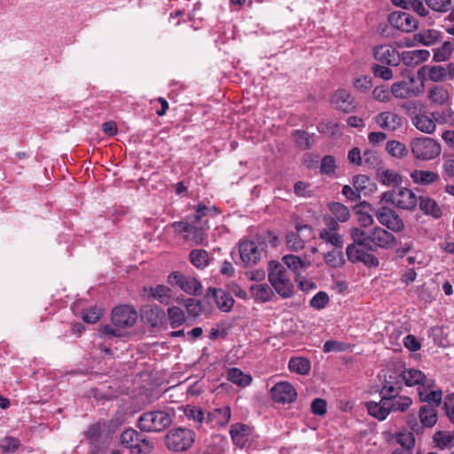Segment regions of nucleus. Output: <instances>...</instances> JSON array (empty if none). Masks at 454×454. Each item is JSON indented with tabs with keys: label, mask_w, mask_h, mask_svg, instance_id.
<instances>
[{
	"label": "nucleus",
	"mask_w": 454,
	"mask_h": 454,
	"mask_svg": "<svg viewBox=\"0 0 454 454\" xmlns=\"http://www.w3.org/2000/svg\"><path fill=\"white\" fill-rule=\"evenodd\" d=\"M414 38L420 43L430 46L441 40V33L435 29H427L414 35Z\"/></svg>",
	"instance_id": "38"
},
{
	"label": "nucleus",
	"mask_w": 454,
	"mask_h": 454,
	"mask_svg": "<svg viewBox=\"0 0 454 454\" xmlns=\"http://www.w3.org/2000/svg\"><path fill=\"white\" fill-rule=\"evenodd\" d=\"M187 234L184 236V239L195 245H203L206 243V231L209 229L207 220L201 219L200 223H193Z\"/></svg>",
	"instance_id": "23"
},
{
	"label": "nucleus",
	"mask_w": 454,
	"mask_h": 454,
	"mask_svg": "<svg viewBox=\"0 0 454 454\" xmlns=\"http://www.w3.org/2000/svg\"><path fill=\"white\" fill-rule=\"evenodd\" d=\"M227 379L239 387L248 386L252 381L250 375L245 374L241 370L235 367L229 369Z\"/></svg>",
	"instance_id": "39"
},
{
	"label": "nucleus",
	"mask_w": 454,
	"mask_h": 454,
	"mask_svg": "<svg viewBox=\"0 0 454 454\" xmlns=\"http://www.w3.org/2000/svg\"><path fill=\"white\" fill-rule=\"evenodd\" d=\"M172 423V415L162 410L145 411L137 419V427L142 432L159 433Z\"/></svg>",
	"instance_id": "6"
},
{
	"label": "nucleus",
	"mask_w": 454,
	"mask_h": 454,
	"mask_svg": "<svg viewBox=\"0 0 454 454\" xmlns=\"http://www.w3.org/2000/svg\"><path fill=\"white\" fill-rule=\"evenodd\" d=\"M386 150L391 156L398 159L405 157L408 153L405 145L396 140L388 141Z\"/></svg>",
	"instance_id": "44"
},
{
	"label": "nucleus",
	"mask_w": 454,
	"mask_h": 454,
	"mask_svg": "<svg viewBox=\"0 0 454 454\" xmlns=\"http://www.w3.org/2000/svg\"><path fill=\"white\" fill-rule=\"evenodd\" d=\"M374 215L380 224L394 232H400L404 229V223L398 214L387 207L376 209Z\"/></svg>",
	"instance_id": "12"
},
{
	"label": "nucleus",
	"mask_w": 454,
	"mask_h": 454,
	"mask_svg": "<svg viewBox=\"0 0 454 454\" xmlns=\"http://www.w3.org/2000/svg\"><path fill=\"white\" fill-rule=\"evenodd\" d=\"M412 155L420 160H430L438 157L441 153L440 144L427 137L414 138L411 142Z\"/></svg>",
	"instance_id": "9"
},
{
	"label": "nucleus",
	"mask_w": 454,
	"mask_h": 454,
	"mask_svg": "<svg viewBox=\"0 0 454 454\" xmlns=\"http://www.w3.org/2000/svg\"><path fill=\"white\" fill-rule=\"evenodd\" d=\"M389 23L398 30L410 33L418 28V20L404 12H393L388 16Z\"/></svg>",
	"instance_id": "17"
},
{
	"label": "nucleus",
	"mask_w": 454,
	"mask_h": 454,
	"mask_svg": "<svg viewBox=\"0 0 454 454\" xmlns=\"http://www.w3.org/2000/svg\"><path fill=\"white\" fill-rule=\"evenodd\" d=\"M296 232H288L286 236V246L290 250L300 251L305 246L306 239H309L313 235V229L308 224L297 223Z\"/></svg>",
	"instance_id": "13"
},
{
	"label": "nucleus",
	"mask_w": 454,
	"mask_h": 454,
	"mask_svg": "<svg viewBox=\"0 0 454 454\" xmlns=\"http://www.w3.org/2000/svg\"><path fill=\"white\" fill-rule=\"evenodd\" d=\"M376 123L383 129L395 131L402 126V118L399 114L387 111L375 116Z\"/></svg>",
	"instance_id": "22"
},
{
	"label": "nucleus",
	"mask_w": 454,
	"mask_h": 454,
	"mask_svg": "<svg viewBox=\"0 0 454 454\" xmlns=\"http://www.w3.org/2000/svg\"><path fill=\"white\" fill-rule=\"evenodd\" d=\"M446 71L443 66L425 65L418 70V76L424 80L440 82L446 80Z\"/></svg>",
	"instance_id": "24"
},
{
	"label": "nucleus",
	"mask_w": 454,
	"mask_h": 454,
	"mask_svg": "<svg viewBox=\"0 0 454 454\" xmlns=\"http://www.w3.org/2000/svg\"><path fill=\"white\" fill-rule=\"evenodd\" d=\"M195 434L191 429L177 427L169 430L164 437L166 447L175 452L187 450L194 442Z\"/></svg>",
	"instance_id": "8"
},
{
	"label": "nucleus",
	"mask_w": 454,
	"mask_h": 454,
	"mask_svg": "<svg viewBox=\"0 0 454 454\" xmlns=\"http://www.w3.org/2000/svg\"><path fill=\"white\" fill-rule=\"evenodd\" d=\"M413 125L424 133H433L435 129L434 121L424 114H416L412 119Z\"/></svg>",
	"instance_id": "37"
},
{
	"label": "nucleus",
	"mask_w": 454,
	"mask_h": 454,
	"mask_svg": "<svg viewBox=\"0 0 454 454\" xmlns=\"http://www.w3.org/2000/svg\"><path fill=\"white\" fill-rule=\"evenodd\" d=\"M168 320L171 327L176 328L185 321V314L182 309L172 306L168 309Z\"/></svg>",
	"instance_id": "45"
},
{
	"label": "nucleus",
	"mask_w": 454,
	"mask_h": 454,
	"mask_svg": "<svg viewBox=\"0 0 454 454\" xmlns=\"http://www.w3.org/2000/svg\"><path fill=\"white\" fill-rule=\"evenodd\" d=\"M377 178L384 185L397 187L403 184V176L396 171L389 168L378 169Z\"/></svg>",
	"instance_id": "28"
},
{
	"label": "nucleus",
	"mask_w": 454,
	"mask_h": 454,
	"mask_svg": "<svg viewBox=\"0 0 454 454\" xmlns=\"http://www.w3.org/2000/svg\"><path fill=\"white\" fill-rule=\"evenodd\" d=\"M239 251L242 263L246 267H250L261 260L264 248L262 244L254 241L241 240L239 244Z\"/></svg>",
	"instance_id": "11"
},
{
	"label": "nucleus",
	"mask_w": 454,
	"mask_h": 454,
	"mask_svg": "<svg viewBox=\"0 0 454 454\" xmlns=\"http://www.w3.org/2000/svg\"><path fill=\"white\" fill-rule=\"evenodd\" d=\"M288 368L291 372L305 375L310 371V363L303 357H293L288 363Z\"/></svg>",
	"instance_id": "41"
},
{
	"label": "nucleus",
	"mask_w": 454,
	"mask_h": 454,
	"mask_svg": "<svg viewBox=\"0 0 454 454\" xmlns=\"http://www.w3.org/2000/svg\"><path fill=\"white\" fill-rule=\"evenodd\" d=\"M413 183L420 185H429L440 180V176L431 170L415 169L411 173Z\"/></svg>",
	"instance_id": "30"
},
{
	"label": "nucleus",
	"mask_w": 454,
	"mask_h": 454,
	"mask_svg": "<svg viewBox=\"0 0 454 454\" xmlns=\"http://www.w3.org/2000/svg\"><path fill=\"white\" fill-rule=\"evenodd\" d=\"M138 437H141V432L133 428H128L121 434L120 442L123 447L134 451L136 446L138 444Z\"/></svg>",
	"instance_id": "36"
},
{
	"label": "nucleus",
	"mask_w": 454,
	"mask_h": 454,
	"mask_svg": "<svg viewBox=\"0 0 454 454\" xmlns=\"http://www.w3.org/2000/svg\"><path fill=\"white\" fill-rule=\"evenodd\" d=\"M332 104L336 109L341 110L345 113H350L356 108L354 98L347 90L344 89H340L334 91L332 96Z\"/></svg>",
	"instance_id": "19"
},
{
	"label": "nucleus",
	"mask_w": 454,
	"mask_h": 454,
	"mask_svg": "<svg viewBox=\"0 0 454 454\" xmlns=\"http://www.w3.org/2000/svg\"><path fill=\"white\" fill-rule=\"evenodd\" d=\"M350 237L354 242L369 251H375L377 248L389 249L397 243L391 232L380 226L369 230L354 227L350 229Z\"/></svg>",
	"instance_id": "2"
},
{
	"label": "nucleus",
	"mask_w": 454,
	"mask_h": 454,
	"mask_svg": "<svg viewBox=\"0 0 454 454\" xmlns=\"http://www.w3.org/2000/svg\"><path fill=\"white\" fill-rule=\"evenodd\" d=\"M372 72L375 77L381 78L384 81H389L393 77V71L389 67L379 64L372 65Z\"/></svg>",
	"instance_id": "55"
},
{
	"label": "nucleus",
	"mask_w": 454,
	"mask_h": 454,
	"mask_svg": "<svg viewBox=\"0 0 454 454\" xmlns=\"http://www.w3.org/2000/svg\"><path fill=\"white\" fill-rule=\"evenodd\" d=\"M336 168L335 159L332 155L325 156L320 164V173L323 175H332Z\"/></svg>",
	"instance_id": "54"
},
{
	"label": "nucleus",
	"mask_w": 454,
	"mask_h": 454,
	"mask_svg": "<svg viewBox=\"0 0 454 454\" xmlns=\"http://www.w3.org/2000/svg\"><path fill=\"white\" fill-rule=\"evenodd\" d=\"M195 214L192 215H188L185 218V221L182 222H175L172 223V227L175 229V231L179 233H185L187 234L189 230L191 229V226L193 223H200L201 219L207 216V215L211 211L217 212V209L215 207H207L204 205H198L195 207Z\"/></svg>",
	"instance_id": "14"
},
{
	"label": "nucleus",
	"mask_w": 454,
	"mask_h": 454,
	"mask_svg": "<svg viewBox=\"0 0 454 454\" xmlns=\"http://www.w3.org/2000/svg\"><path fill=\"white\" fill-rule=\"evenodd\" d=\"M358 247L360 246L354 241L347 247L346 254L348 260L353 263L363 262L367 267H377L379 265L378 258Z\"/></svg>",
	"instance_id": "15"
},
{
	"label": "nucleus",
	"mask_w": 454,
	"mask_h": 454,
	"mask_svg": "<svg viewBox=\"0 0 454 454\" xmlns=\"http://www.w3.org/2000/svg\"><path fill=\"white\" fill-rule=\"evenodd\" d=\"M250 292L254 301L262 303L270 301L274 296L273 290L266 283L251 286Z\"/></svg>",
	"instance_id": "31"
},
{
	"label": "nucleus",
	"mask_w": 454,
	"mask_h": 454,
	"mask_svg": "<svg viewBox=\"0 0 454 454\" xmlns=\"http://www.w3.org/2000/svg\"><path fill=\"white\" fill-rule=\"evenodd\" d=\"M427 5L433 11L446 12L451 8V0H425Z\"/></svg>",
	"instance_id": "51"
},
{
	"label": "nucleus",
	"mask_w": 454,
	"mask_h": 454,
	"mask_svg": "<svg viewBox=\"0 0 454 454\" xmlns=\"http://www.w3.org/2000/svg\"><path fill=\"white\" fill-rule=\"evenodd\" d=\"M391 90L385 85L377 86L372 90V98L379 102H388L391 99Z\"/></svg>",
	"instance_id": "56"
},
{
	"label": "nucleus",
	"mask_w": 454,
	"mask_h": 454,
	"mask_svg": "<svg viewBox=\"0 0 454 454\" xmlns=\"http://www.w3.org/2000/svg\"><path fill=\"white\" fill-rule=\"evenodd\" d=\"M353 186L364 197L372 195L377 190L376 184L366 175L355 176Z\"/></svg>",
	"instance_id": "27"
},
{
	"label": "nucleus",
	"mask_w": 454,
	"mask_h": 454,
	"mask_svg": "<svg viewBox=\"0 0 454 454\" xmlns=\"http://www.w3.org/2000/svg\"><path fill=\"white\" fill-rule=\"evenodd\" d=\"M420 93L419 89H411L406 82H397L391 86V94L396 98H407L418 96Z\"/></svg>",
	"instance_id": "33"
},
{
	"label": "nucleus",
	"mask_w": 454,
	"mask_h": 454,
	"mask_svg": "<svg viewBox=\"0 0 454 454\" xmlns=\"http://www.w3.org/2000/svg\"><path fill=\"white\" fill-rule=\"evenodd\" d=\"M419 416L424 427H432L437 421V411L432 405H422Z\"/></svg>",
	"instance_id": "35"
},
{
	"label": "nucleus",
	"mask_w": 454,
	"mask_h": 454,
	"mask_svg": "<svg viewBox=\"0 0 454 454\" xmlns=\"http://www.w3.org/2000/svg\"><path fill=\"white\" fill-rule=\"evenodd\" d=\"M348 348V344L344 342H340L337 340H327L324 344L323 350L325 353L329 352H340L345 351Z\"/></svg>",
	"instance_id": "61"
},
{
	"label": "nucleus",
	"mask_w": 454,
	"mask_h": 454,
	"mask_svg": "<svg viewBox=\"0 0 454 454\" xmlns=\"http://www.w3.org/2000/svg\"><path fill=\"white\" fill-rule=\"evenodd\" d=\"M103 310L97 308L91 307L82 314V319L89 324H95L99 320L102 316Z\"/></svg>",
	"instance_id": "59"
},
{
	"label": "nucleus",
	"mask_w": 454,
	"mask_h": 454,
	"mask_svg": "<svg viewBox=\"0 0 454 454\" xmlns=\"http://www.w3.org/2000/svg\"><path fill=\"white\" fill-rule=\"evenodd\" d=\"M418 391L420 402L427 403V405H432L435 409L441 404L442 398V390H431V388L425 389V387H419Z\"/></svg>",
	"instance_id": "32"
},
{
	"label": "nucleus",
	"mask_w": 454,
	"mask_h": 454,
	"mask_svg": "<svg viewBox=\"0 0 454 454\" xmlns=\"http://www.w3.org/2000/svg\"><path fill=\"white\" fill-rule=\"evenodd\" d=\"M329 208L334 217L340 222H346L350 216L348 208L341 203L333 202L329 206Z\"/></svg>",
	"instance_id": "47"
},
{
	"label": "nucleus",
	"mask_w": 454,
	"mask_h": 454,
	"mask_svg": "<svg viewBox=\"0 0 454 454\" xmlns=\"http://www.w3.org/2000/svg\"><path fill=\"white\" fill-rule=\"evenodd\" d=\"M283 262L289 268L295 275V278H300L301 272L311 265V262L307 259L294 254H287L283 256Z\"/></svg>",
	"instance_id": "26"
},
{
	"label": "nucleus",
	"mask_w": 454,
	"mask_h": 454,
	"mask_svg": "<svg viewBox=\"0 0 454 454\" xmlns=\"http://www.w3.org/2000/svg\"><path fill=\"white\" fill-rule=\"evenodd\" d=\"M381 200L391 203L399 209L413 211L418 205L419 199L411 189L398 187L396 190L383 192Z\"/></svg>",
	"instance_id": "7"
},
{
	"label": "nucleus",
	"mask_w": 454,
	"mask_h": 454,
	"mask_svg": "<svg viewBox=\"0 0 454 454\" xmlns=\"http://www.w3.org/2000/svg\"><path fill=\"white\" fill-rule=\"evenodd\" d=\"M207 296L212 297L218 309L229 312L234 304L232 296L223 289L209 287L207 290Z\"/></svg>",
	"instance_id": "20"
},
{
	"label": "nucleus",
	"mask_w": 454,
	"mask_h": 454,
	"mask_svg": "<svg viewBox=\"0 0 454 454\" xmlns=\"http://www.w3.org/2000/svg\"><path fill=\"white\" fill-rule=\"evenodd\" d=\"M249 432V427L244 424L232 425L230 430L231 436L237 444H239L241 438L248 436Z\"/></svg>",
	"instance_id": "50"
},
{
	"label": "nucleus",
	"mask_w": 454,
	"mask_h": 454,
	"mask_svg": "<svg viewBox=\"0 0 454 454\" xmlns=\"http://www.w3.org/2000/svg\"><path fill=\"white\" fill-rule=\"evenodd\" d=\"M353 86L360 92H366L372 87V78L369 76H360L354 80Z\"/></svg>",
	"instance_id": "58"
},
{
	"label": "nucleus",
	"mask_w": 454,
	"mask_h": 454,
	"mask_svg": "<svg viewBox=\"0 0 454 454\" xmlns=\"http://www.w3.org/2000/svg\"><path fill=\"white\" fill-rule=\"evenodd\" d=\"M384 380L403 389V386H418L419 387L432 388L433 380L427 379L426 375L419 370L405 369L402 372L391 371L384 375Z\"/></svg>",
	"instance_id": "4"
},
{
	"label": "nucleus",
	"mask_w": 454,
	"mask_h": 454,
	"mask_svg": "<svg viewBox=\"0 0 454 454\" xmlns=\"http://www.w3.org/2000/svg\"><path fill=\"white\" fill-rule=\"evenodd\" d=\"M434 441L440 449L454 445V435L447 431H438L434 435Z\"/></svg>",
	"instance_id": "46"
},
{
	"label": "nucleus",
	"mask_w": 454,
	"mask_h": 454,
	"mask_svg": "<svg viewBox=\"0 0 454 454\" xmlns=\"http://www.w3.org/2000/svg\"><path fill=\"white\" fill-rule=\"evenodd\" d=\"M372 53L375 59L384 65L396 67L400 63V53L390 44L377 45Z\"/></svg>",
	"instance_id": "16"
},
{
	"label": "nucleus",
	"mask_w": 454,
	"mask_h": 454,
	"mask_svg": "<svg viewBox=\"0 0 454 454\" xmlns=\"http://www.w3.org/2000/svg\"><path fill=\"white\" fill-rule=\"evenodd\" d=\"M272 399L279 403H290L297 397L295 388L288 382L277 383L270 390Z\"/></svg>",
	"instance_id": "18"
},
{
	"label": "nucleus",
	"mask_w": 454,
	"mask_h": 454,
	"mask_svg": "<svg viewBox=\"0 0 454 454\" xmlns=\"http://www.w3.org/2000/svg\"><path fill=\"white\" fill-rule=\"evenodd\" d=\"M429 51L427 50L405 51L400 54V62L407 67H416L429 58Z\"/></svg>",
	"instance_id": "25"
},
{
	"label": "nucleus",
	"mask_w": 454,
	"mask_h": 454,
	"mask_svg": "<svg viewBox=\"0 0 454 454\" xmlns=\"http://www.w3.org/2000/svg\"><path fill=\"white\" fill-rule=\"evenodd\" d=\"M184 413L189 420H192L194 425L199 427L205 420V413L200 407L194 405H186Z\"/></svg>",
	"instance_id": "42"
},
{
	"label": "nucleus",
	"mask_w": 454,
	"mask_h": 454,
	"mask_svg": "<svg viewBox=\"0 0 454 454\" xmlns=\"http://www.w3.org/2000/svg\"><path fill=\"white\" fill-rule=\"evenodd\" d=\"M151 296L162 304H168L172 297V290L163 285L150 288Z\"/></svg>",
	"instance_id": "40"
},
{
	"label": "nucleus",
	"mask_w": 454,
	"mask_h": 454,
	"mask_svg": "<svg viewBox=\"0 0 454 454\" xmlns=\"http://www.w3.org/2000/svg\"><path fill=\"white\" fill-rule=\"evenodd\" d=\"M297 145L306 150L311 145V136L304 130H295L294 133Z\"/></svg>",
	"instance_id": "52"
},
{
	"label": "nucleus",
	"mask_w": 454,
	"mask_h": 454,
	"mask_svg": "<svg viewBox=\"0 0 454 454\" xmlns=\"http://www.w3.org/2000/svg\"><path fill=\"white\" fill-rule=\"evenodd\" d=\"M190 262L198 269H204L209 262L208 253L204 249H193L190 253Z\"/></svg>",
	"instance_id": "43"
},
{
	"label": "nucleus",
	"mask_w": 454,
	"mask_h": 454,
	"mask_svg": "<svg viewBox=\"0 0 454 454\" xmlns=\"http://www.w3.org/2000/svg\"><path fill=\"white\" fill-rule=\"evenodd\" d=\"M137 319V311L130 306L123 305L115 307L112 311V323L117 328L112 325H106L100 330L102 337H121L122 335L121 329L132 327Z\"/></svg>",
	"instance_id": "3"
},
{
	"label": "nucleus",
	"mask_w": 454,
	"mask_h": 454,
	"mask_svg": "<svg viewBox=\"0 0 454 454\" xmlns=\"http://www.w3.org/2000/svg\"><path fill=\"white\" fill-rule=\"evenodd\" d=\"M442 172L449 178H454V155L443 158Z\"/></svg>",
	"instance_id": "63"
},
{
	"label": "nucleus",
	"mask_w": 454,
	"mask_h": 454,
	"mask_svg": "<svg viewBox=\"0 0 454 454\" xmlns=\"http://www.w3.org/2000/svg\"><path fill=\"white\" fill-rule=\"evenodd\" d=\"M141 317L152 327L161 325L165 319V312L156 305H145L141 309Z\"/></svg>",
	"instance_id": "21"
},
{
	"label": "nucleus",
	"mask_w": 454,
	"mask_h": 454,
	"mask_svg": "<svg viewBox=\"0 0 454 454\" xmlns=\"http://www.w3.org/2000/svg\"><path fill=\"white\" fill-rule=\"evenodd\" d=\"M137 442L138 444L134 450L137 454H148L153 450V443L142 432Z\"/></svg>",
	"instance_id": "53"
},
{
	"label": "nucleus",
	"mask_w": 454,
	"mask_h": 454,
	"mask_svg": "<svg viewBox=\"0 0 454 454\" xmlns=\"http://www.w3.org/2000/svg\"><path fill=\"white\" fill-rule=\"evenodd\" d=\"M184 306L188 314L193 317H199L202 312V306L200 301L189 298L185 301Z\"/></svg>",
	"instance_id": "57"
},
{
	"label": "nucleus",
	"mask_w": 454,
	"mask_h": 454,
	"mask_svg": "<svg viewBox=\"0 0 454 454\" xmlns=\"http://www.w3.org/2000/svg\"><path fill=\"white\" fill-rule=\"evenodd\" d=\"M20 446V441L14 437H5L3 439L0 448L4 452H13Z\"/></svg>",
	"instance_id": "62"
},
{
	"label": "nucleus",
	"mask_w": 454,
	"mask_h": 454,
	"mask_svg": "<svg viewBox=\"0 0 454 454\" xmlns=\"http://www.w3.org/2000/svg\"><path fill=\"white\" fill-rule=\"evenodd\" d=\"M427 98L432 104L444 106L450 101V92L443 85H434L429 89Z\"/></svg>",
	"instance_id": "29"
},
{
	"label": "nucleus",
	"mask_w": 454,
	"mask_h": 454,
	"mask_svg": "<svg viewBox=\"0 0 454 454\" xmlns=\"http://www.w3.org/2000/svg\"><path fill=\"white\" fill-rule=\"evenodd\" d=\"M418 202H419V208L424 214L432 215L436 219L442 216V209L434 200L429 197H419Z\"/></svg>",
	"instance_id": "34"
},
{
	"label": "nucleus",
	"mask_w": 454,
	"mask_h": 454,
	"mask_svg": "<svg viewBox=\"0 0 454 454\" xmlns=\"http://www.w3.org/2000/svg\"><path fill=\"white\" fill-rule=\"evenodd\" d=\"M444 408L450 421L454 423V394L448 395L445 397Z\"/></svg>",
	"instance_id": "64"
},
{
	"label": "nucleus",
	"mask_w": 454,
	"mask_h": 454,
	"mask_svg": "<svg viewBox=\"0 0 454 454\" xmlns=\"http://www.w3.org/2000/svg\"><path fill=\"white\" fill-rule=\"evenodd\" d=\"M329 302V296L325 292L317 293L309 301L311 307L321 309Z\"/></svg>",
	"instance_id": "60"
},
{
	"label": "nucleus",
	"mask_w": 454,
	"mask_h": 454,
	"mask_svg": "<svg viewBox=\"0 0 454 454\" xmlns=\"http://www.w3.org/2000/svg\"><path fill=\"white\" fill-rule=\"evenodd\" d=\"M168 283L178 286L182 291L190 295L198 296L202 294L200 282L191 276H185L180 271H173L168 277Z\"/></svg>",
	"instance_id": "10"
},
{
	"label": "nucleus",
	"mask_w": 454,
	"mask_h": 454,
	"mask_svg": "<svg viewBox=\"0 0 454 454\" xmlns=\"http://www.w3.org/2000/svg\"><path fill=\"white\" fill-rule=\"evenodd\" d=\"M325 263L333 268L340 267L344 262L343 254L341 251L333 249L326 253L324 256Z\"/></svg>",
	"instance_id": "49"
},
{
	"label": "nucleus",
	"mask_w": 454,
	"mask_h": 454,
	"mask_svg": "<svg viewBox=\"0 0 454 454\" xmlns=\"http://www.w3.org/2000/svg\"><path fill=\"white\" fill-rule=\"evenodd\" d=\"M402 389L383 380L379 392L380 402H366L365 408L368 413L379 419L384 420L391 412H405L411 406L413 401L410 396L400 395Z\"/></svg>",
	"instance_id": "1"
},
{
	"label": "nucleus",
	"mask_w": 454,
	"mask_h": 454,
	"mask_svg": "<svg viewBox=\"0 0 454 454\" xmlns=\"http://www.w3.org/2000/svg\"><path fill=\"white\" fill-rule=\"evenodd\" d=\"M319 237L336 248H341L343 246L342 237L337 231H321Z\"/></svg>",
	"instance_id": "48"
},
{
	"label": "nucleus",
	"mask_w": 454,
	"mask_h": 454,
	"mask_svg": "<svg viewBox=\"0 0 454 454\" xmlns=\"http://www.w3.org/2000/svg\"><path fill=\"white\" fill-rule=\"evenodd\" d=\"M269 282L274 290L284 299L291 298L294 294V286L284 265L276 261L269 262Z\"/></svg>",
	"instance_id": "5"
}]
</instances>
